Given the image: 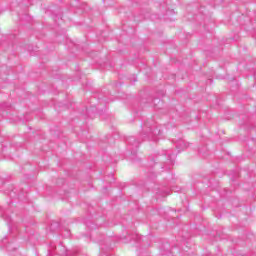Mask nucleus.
I'll list each match as a JSON object with an SVG mask.
<instances>
[{"label":"nucleus","mask_w":256,"mask_h":256,"mask_svg":"<svg viewBox=\"0 0 256 256\" xmlns=\"http://www.w3.org/2000/svg\"><path fill=\"white\" fill-rule=\"evenodd\" d=\"M187 147H189V143L185 142V141H180L179 142V146H177V149H187Z\"/></svg>","instance_id":"obj_1"}]
</instances>
